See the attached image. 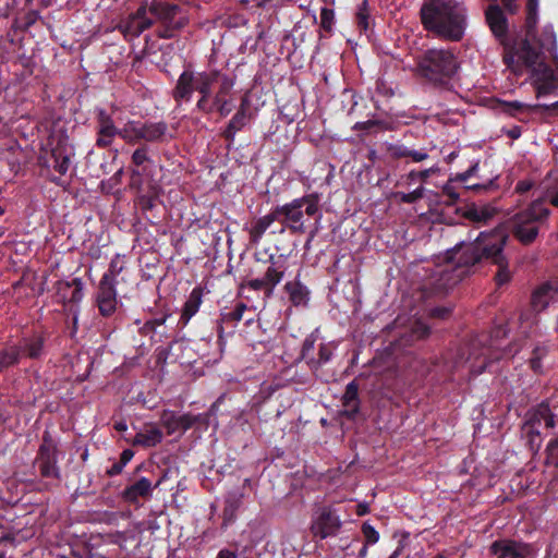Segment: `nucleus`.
I'll use <instances>...</instances> for the list:
<instances>
[{
    "instance_id": "37998d69",
    "label": "nucleus",
    "mask_w": 558,
    "mask_h": 558,
    "mask_svg": "<svg viewBox=\"0 0 558 558\" xmlns=\"http://www.w3.org/2000/svg\"><path fill=\"white\" fill-rule=\"evenodd\" d=\"M424 194H425V187L423 185H421L410 193L397 192L395 194V196L398 197L401 203L414 204L417 201H420L421 198H423Z\"/></svg>"
},
{
    "instance_id": "8fccbe9b",
    "label": "nucleus",
    "mask_w": 558,
    "mask_h": 558,
    "mask_svg": "<svg viewBox=\"0 0 558 558\" xmlns=\"http://www.w3.org/2000/svg\"><path fill=\"white\" fill-rule=\"evenodd\" d=\"M131 159H132V163L135 167L142 166L144 162L149 160L148 148L146 146H141V147L136 148L133 151Z\"/></svg>"
},
{
    "instance_id": "09e8293b",
    "label": "nucleus",
    "mask_w": 558,
    "mask_h": 558,
    "mask_svg": "<svg viewBox=\"0 0 558 558\" xmlns=\"http://www.w3.org/2000/svg\"><path fill=\"white\" fill-rule=\"evenodd\" d=\"M43 347V340L40 338H35L25 345V352L29 357L34 359L40 355Z\"/></svg>"
},
{
    "instance_id": "473e14b6",
    "label": "nucleus",
    "mask_w": 558,
    "mask_h": 558,
    "mask_svg": "<svg viewBox=\"0 0 558 558\" xmlns=\"http://www.w3.org/2000/svg\"><path fill=\"white\" fill-rule=\"evenodd\" d=\"M247 306L246 304L244 303H239L236 304V306L234 307L233 311L229 312V313H226V314H222L221 316V319H220V324L218 326V337L219 339L222 338V333H223V326L222 324H228V323H239L242 317H243V314L244 312L246 311Z\"/></svg>"
},
{
    "instance_id": "9b49d317",
    "label": "nucleus",
    "mask_w": 558,
    "mask_h": 558,
    "mask_svg": "<svg viewBox=\"0 0 558 558\" xmlns=\"http://www.w3.org/2000/svg\"><path fill=\"white\" fill-rule=\"evenodd\" d=\"M129 135V121L124 123L122 128H118L110 113L104 108L96 110V146L105 149L112 145L116 136H119L126 143V136Z\"/></svg>"
},
{
    "instance_id": "c9c22d12",
    "label": "nucleus",
    "mask_w": 558,
    "mask_h": 558,
    "mask_svg": "<svg viewBox=\"0 0 558 558\" xmlns=\"http://www.w3.org/2000/svg\"><path fill=\"white\" fill-rule=\"evenodd\" d=\"M20 359V350L16 347H9L0 351V373L15 365Z\"/></svg>"
},
{
    "instance_id": "052dcab7",
    "label": "nucleus",
    "mask_w": 558,
    "mask_h": 558,
    "mask_svg": "<svg viewBox=\"0 0 558 558\" xmlns=\"http://www.w3.org/2000/svg\"><path fill=\"white\" fill-rule=\"evenodd\" d=\"M166 319H167V315H163L159 318H154L151 320H148L145 323L144 329L149 330V331H155L158 326L165 324Z\"/></svg>"
},
{
    "instance_id": "2f4dec72",
    "label": "nucleus",
    "mask_w": 558,
    "mask_h": 558,
    "mask_svg": "<svg viewBox=\"0 0 558 558\" xmlns=\"http://www.w3.org/2000/svg\"><path fill=\"white\" fill-rule=\"evenodd\" d=\"M57 444L53 441L50 433L46 430L43 435V442L38 450L37 461L57 459Z\"/></svg>"
},
{
    "instance_id": "72a5a7b5",
    "label": "nucleus",
    "mask_w": 558,
    "mask_h": 558,
    "mask_svg": "<svg viewBox=\"0 0 558 558\" xmlns=\"http://www.w3.org/2000/svg\"><path fill=\"white\" fill-rule=\"evenodd\" d=\"M335 347L332 343H322L318 350V359L311 357L310 368L317 371L323 364L330 361Z\"/></svg>"
},
{
    "instance_id": "680f3d73",
    "label": "nucleus",
    "mask_w": 558,
    "mask_h": 558,
    "mask_svg": "<svg viewBox=\"0 0 558 558\" xmlns=\"http://www.w3.org/2000/svg\"><path fill=\"white\" fill-rule=\"evenodd\" d=\"M445 195H447L451 203H454L459 199V194L454 191V187L451 184H446L442 189Z\"/></svg>"
},
{
    "instance_id": "a18cd8bd",
    "label": "nucleus",
    "mask_w": 558,
    "mask_h": 558,
    "mask_svg": "<svg viewBox=\"0 0 558 558\" xmlns=\"http://www.w3.org/2000/svg\"><path fill=\"white\" fill-rule=\"evenodd\" d=\"M335 13L332 9L323 8L320 10V27L325 32H331L333 25Z\"/></svg>"
},
{
    "instance_id": "774afa93",
    "label": "nucleus",
    "mask_w": 558,
    "mask_h": 558,
    "mask_svg": "<svg viewBox=\"0 0 558 558\" xmlns=\"http://www.w3.org/2000/svg\"><path fill=\"white\" fill-rule=\"evenodd\" d=\"M216 558H236V555L229 549H222L218 553Z\"/></svg>"
},
{
    "instance_id": "58836bf2",
    "label": "nucleus",
    "mask_w": 558,
    "mask_h": 558,
    "mask_svg": "<svg viewBox=\"0 0 558 558\" xmlns=\"http://www.w3.org/2000/svg\"><path fill=\"white\" fill-rule=\"evenodd\" d=\"M371 16L364 2L355 13V24L360 33H366L371 29Z\"/></svg>"
},
{
    "instance_id": "c756f323",
    "label": "nucleus",
    "mask_w": 558,
    "mask_h": 558,
    "mask_svg": "<svg viewBox=\"0 0 558 558\" xmlns=\"http://www.w3.org/2000/svg\"><path fill=\"white\" fill-rule=\"evenodd\" d=\"M220 77V72H201L195 74V90L204 97H210L211 86Z\"/></svg>"
},
{
    "instance_id": "7ed1b4c3",
    "label": "nucleus",
    "mask_w": 558,
    "mask_h": 558,
    "mask_svg": "<svg viewBox=\"0 0 558 558\" xmlns=\"http://www.w3.org/2000/svg\"><path fill=\"white\" fill-rule=\"evenodd\" d=\"M278 221L282 225V231L288 229L293 234H304L306 231L304 225V214L308 217L317 216L316 226L311 232L310 239H313L318 229L322 214L319 213V195L317 193L306 194L294 198L283 205L274 208Z\"/></svg>"
},
{
    "instance_id": "412c9836",
    "label": "nucleus",
    "mask_w": 558,
    "mask_h": 558,
    "mask_svg": "<svg viewBox=\"0 0 558 558\" xmlns=\"http://www.w3.org/2000/svg\"><path fill=\"white\" fill-rule=\"evenodd\" d=\"M342 415L349 420L355 418L360 412L359 384L356 380L350 381L345 386L344 393L341 398Z\"/></svg>"
},
{
    "instance_id": "cd10ccee",
    "label": "nucleus",
    "mask_w": 558,
    "mask_h": 558,
    "mask_svg": "<svg viewBox=\"0 0 558 558\" xmlns=\"http://www.w3.org/2000/svg\"><path fill=\"white\" fill-rule=\"evenodd\" d=\"M203 295L204 290L202 287H195L191 291L181 312L180 323L183 326H185L190 322V319L198 312L199 306L203 302Z\"/></svg>"
},
{
    "instance_id": "9d476101",
    "label": "nucleus",
    "mask_w": 558,
    "mask_h": 558,
    "mask_svg": "<svg viewBox=\"0 0 558 558\" xmlns=\"http://www.w3.org/2000/svg\"><path fill=\"white\" fill-rule=\"evenodd\" d=\"M126 136V144L135 145L140 142L146 143H162L172 138L169 133L168 124L163 121L153 122L146 121L141 122L136 120L129 121V135Z\"/></svg>"
},
{
    "instance_id": "c85d7f7f",
    "label": "nucleus",
    "mask_w": 558,
    "mask_h": 558,
    "mask_svg": "<svg viewBox=\"0 0 558 558\" xmlns=\"http://www.w3.org/2000/svg\"><path fill=\"white\" fill-rule=\"evenodd\" d=\"M556 291L548 282L541 284L534 290L531 298V305L534 311H544L554 299Z\"/></svg>"
},
{
    "instance_id": "0eeeda50",
    "label": "nucleus",
    "mask_w": 558,
    "mask_h": 558,
    "mask_svg": "<svg viewBox=\"0 0 558 558\" xmlns=\"http://www.w3.org/2000/svg\"><path fill=\"white\" fill-rule=\"evenodd\" d=\"M549 214L550 210L544 206L542 201L532 202L527 208L512 217V234L524 245L533 243L538 235V225L545 221Z\"/></svg>"
},
{
    "instance_id": "f8f14e48",
    "label": "nucleus",
    "mask_w": 558,
    "mask_h": 558,
    "mask_svg": "<svg viewBox=\"0 0 558 558\" xmlns=\"http://www.w3.org/2000/svg\"><path fill=\"white\" fill-rule=\"evenodd\" d=\"M342 527L338 510L332 506H320L315 510L311 523V533L315 537L325 539L336 536Z\"/></svg>"
},
{
    "instance_id": "39448f33",
    "label": "nucleus",
    "mask_w": 558,
    "mask_h": 558,
    "mask_svg": "<svg viewBox=\"0 0 558 558\" xmlns=\"http://www.w3.org/2000/svg\"><path fill=\"white\" fill-rule=\"evenodd\" d=\"M180 11L178 4L157 0H154L150 4L145 2L134 13L130 14L124 25H121V31L123 35H140L153 25L154 19L161 20L170 25Z\"/></svg>"
},
{
    "instance_id": "603ef678",
    "label": "nucleus",
    "mask_w": 558,
    "mask_h": 558,
    "mask_svg": "<svg viewBox=\"0 0 558 558\" xmlns=\"http://www.w3.org/2000/svg\"><path fill=\"white\" fill-rule=\"evenodd\" d=\"M362 533H363V535L365 537V543L366 544H375L379 539L378 532L375 530V527L373 525H371L367 522L363 523V525H362Z\"/></svg>"
},
{
    "instance_id": "bf43d9fd",
    "label": "nucleus",
    "mask_w": 558,
    "mask_h": 558,
    "mask_svg": "<svg viewBox=\"0 0 558 558\" xmlns=\"http://www.w3.org/2000/svg\"><path fill=\"white\" fill-rule=\"evenodd\" d=\"M450 313H451V310L448 307H435V308L430 310L429 316L434 317V318L445 319L450 315Z\"/></svg>"
},
{
    "instance_id": "0e129e2a",
    "label": "nucleus",
    "mask_w": 558,
    "mask_h": 558,
    "mask_svg": "<svg viewBox=\"0 0 558 558\" xmlns=\"http://www.w3.org/2000/svg\"><path fill=\"white\" fill-rule=\"evenodd\" d=\"M123 468L124 465L121 464V462H114L108 470H107V474L109 476H116L118 474H120L122 471H123Z\"/></svg>"
},
{
    "instance_id": "4d7b16f0",
    "label": "nucleus",
    "mask_w": 558,
    "mask_h": 558,
    "mask_svg": "<svg viewBox=\"0 0 558 558\" xmlns=\"http://www.w3.org/2000/svg\"><path fill=\"white\" fill-rule=\"evenodd\" d=\"M381 122L378 120H367L363 122H356L353 126L355 131H368L374 126L380 125Z\"/></svg>"
},
{
    "instance_id": "f704fd0d",
    "label": "nucleus",
    "mask_w": 558,
    "mask_h": 558,
    "mask_svg": "<svg viewBox=\"0 0 558 558\" xmlns=\"http://www.w3.org/2000/svg\"><path fill=\"white\" fill-rule=\"evenodd\" d=\"M234 76L220 73V77L216 83H219V89L214 97V101L228 100V95L234 86Z\"/></svg>"
},
{
    "instance_id": "6e6d98bb",
    "label": "nucleus",
    "mask_w": 558,
    "mask_h": 558,
    "mask_svg": "<svg viewBox=\"0 0 558 558\" xmlns=\"http://www.w3.org/2000/svg\"><path fill=\"white\" fill-rule=\"evenodd\" d=\"M196 107L199 111H202L204 113H210L215 109L214 102L209 104V97H204V96H201L199 100L197 101Z\"/></svg>"
},
{
    "instance_id": "423d86ee",
    "label": "nucleus",
    "mask_w": 558,
    "mask_h": 558,
    "mask_svg": "<svg viewBox=\"0 0 558 558\" xmlns=\"http://www.w3.org/2000/svg\"><path fill=\"white\" fill-rule=\"evenodd\" d=\"M543 422L546 428H554L556 426L558 422V402H542L525 413L521 432L531 450L537 451L541 448L539 426Z\"/></svg>"
},
{
    "instance_id": "e2e57ef3",
    "label": "nucleus",
    "mask_w": 558,
    "mask_h": 558,
    "mask_svg": "<svg viewBox=\"0 0 558 558\" xmlns=\"http://www.w3.org/2000/svg\"><path fill=\"white\" fill-rule=\"evenodd\" d=\"M409 157L412 158L413 161L420 162L428 158V154L424 150H411Z\"/></svg>"
},
{
    "instance_id": "f03ea898",
    "label": "nucleus",
    "mask_w": 558,
    "mask_h": 558,
    "mask_svg": "<svg viewBox=\"0 0 558 558\" xmlns=\"http://www.w3.org/2000/svg\"><path fill=\"white\" fill-rule=\"evenodd\" d=\"M426 31L436 35H463L466 29V9L454 0H427L421 8Z\"/></svg>"
},
{
    "instance_id": "7c9ffc66",
    "label": "nucleus",
    "mask_w": 558,
    "mask_h": 558,
    "mask_svg": "<svg viewBox=\"0 0 558 558\" xmlns=\"http://www.w3.org/2000/svg\"><path fill=\"white\" fill-rule=\"evenodd\" d=\"M126 271L124 256L117 254L111 259L108 270L102 275L101 279H107V283L113 286L120 284L119 276Z\"/></svg>"
},
{
    "instance_id": "de8ad7c7",
    "label": "nucleus",
    "mask_w": 558,
    "mask_h": 558,
    "mask_svg": "<svg viewBox=\"0 0 558 558\" xmlns=\"http://www.w3.org/2000/svg\"><path fill=\"white\" fill-rule=\"evenodd\" d=\"M439 169L437 167H432V168H428V169H425V170H422V171H415V170H412L409 172L408 174V179L410 181H416V180H420L421 182H426L427 179L438 172Z\"/></svg>"
},
{
    "instance_id": "6e6552de",
    "label": "nucleus",
    "mask_w": 558,
    "mask_h": 558,
    "mask_svg": "<svg viewBox=\"0 0 558 558\" xmlns=\"http://www.w3.org/2000/svg\"><path fill=\"white\" fill-rule=\"evenodd\" d=\"M495 239V231L490 233H481L473 243L461 244L454 247L448 257V263L453 265V268L459 272L463 271V277L468 274V269L481 262L487 259L486 246Z\"/></svg>"
},
{
    "instance_id": "4c0bfd02",
    "label": "nucleus",
    "mask_w": 558,
    "mask_h": 558,
    "mask_svg": "<svg viewBox=\"0 0 558 558\" xmlns=\"http://www.w3.org/2000/svg\"><path fill=\"white\" fill-rule=\"evenodd\" d=\"M501 111L510 114L512 117L517 116L518 113L525 112L530 109L536 108V106H532L525 102H521L518 100L514 101H502L501 102Z\"/></svg>"
},
{
    "instance_id": "a878e982",
    "label": "nucleus",
    "mask_w": 558,
    "mask_h": 558,
    "mask_svg": "<svg viewBox=\"0 0 558 558\" xmlns=\"http://www.w3.org/2000/svg\"><path fill=\"white\" fill-rule=\"evenodd\" d=\"M195 90V74L193 72L184 71L177 82L173 89V98L177 102L183 100L189 101L192 93Z\"/></svg>"
},
{
    "instance_id": "20e7f679",
    "label": "nucleus",
    "mask_w": 558,
    "mask_h": 558,
    "mask_svg": "<svg viewBox=\"0 0 558 558\" xmlns=\"http://www.w3.org/2000/svg\"><path fill=\"white\" fill-rule=\"evenodd\" d=\"M459 62L450 49H429L418 60L416 74L437 87L450 89V80L457 74Z\"/></svg>"
},
{
    "instance_id": "ea45409f",
    "label": "nucleus",
    "mask_w": 558,
    "mask_h": 558,
    "mask_svg": "<svg viewBox=\"0 0 558 558\" xmlns=\"http://www.w3.org/2000/svg\"><path fill=\"white\" fill-rule=\"evenodd\" d=\"M52 157L54 159L53 169L58 171L61 175H64L71 165L70 157L60 149H53L52 150Z\"/></svg>"
},
{
    "instance_id": "bb28decb",
    "label": "nucleus",
    "mask_w": 558,
    "mask_h": 558,
    "mask_svg": "<svg viewBox=\"0 0 558 558\" xmlns=\"http://www.w3.org/2000/svg\"><path fill=\"white\" fill-rule=\"evenodd\" d=\"M485 17L493 35H507V19L499 5H489L485 12Z\"/></svg>"
},
{
    "instance_id": "b1692460",
    "label": "nucleus",
    "mask_w": 558,
    "mask_h": 558,
    "mask_svg": "<svg viewBox=\"0 0 558 558\" xmlns=\"http://www.w3.org/2000/svg\"><path fill=\"white\" fill-rule=\"evenodd\" d=\"M162 432L153 423L145 424L132 441L134 446L155 447L162 441Z\"/></svg>"
},
{
    "instance_id": "338daca9",
    "label": "nucleus",
    "mask_w": 558,
    "mask_h": 558,
    "mask_svg": "<svg viewBox=\"0 0 558 558\" xmlns=\"http://www.w3.org/2000/svg\"><path fill=\"white\" fill-rule=\"evenodd\" d=\"M501 2L509 13H514L518 10L515 0H501Z\"/></svg>"
},
{
    "instance_id": "6ab92c4d",
    "label": "nucleus",
    "mask_w": 558,
    "mask_h": 558,
    "mask_svg": "<svg viewBox=\"0 0 558 558\" xmlns=\"http://www.w3.org/2000/svg\"><path fill=\"white\" fill-rule=\"evenodd\" d=\"M57 295L64 304L76 305L83 298V282L81 278L72 281H59L57 283Z\"/></svg>"
},
{
    "instance_id": "a211bd4d",
    "label": "nucleus",
    "mask_w": 558,
    "mask_h": 558,
    "mask_svg": "<svg viewBox=\"0 0 558 558\" xmlns=\"http://www.w3.org/2000/svg\"><path fill=\"white\" fill-rule=\"evenodd\" d=\"M489 553L497 558H524L529 546L511 539H499L490 545Z\"/></svg>"
},
{
    "instance_id": "a19ab883",
    "label": "nucleus",
    "mask_w": 558,
    "mask_h": 558,
    "mask_svg": "<svg viewBox=\"0 0 558 558\" xmlns=\"http://www.w3.org/2000/svg\"><path fill=\"white\" fill-rule=\"evenodd\" d=\"M40 475L44 477L58 478L59 469L57 466V459L37 461Z\"/></svg>"
},
{
    "instance_id": "5701e85b",
    "label": "nucleus",
    "mask_w": 558,
    "mask_h": 558,
    "mask_svg": "<svg viewBox=\"0 0 558 558\" xmlns=\"http://www.w3.org/2000/svg\"><path fill=\"white\" fill-rule=\"evenodd\" d=\"M278 221L275 210L272 209L269 214L255 219L248 228L250 243L256 245L262 240L266 230L275 222Z\"/></svg>"
},
{
    "instance_id": "c03bdc74",
    "label": "nucleus",
    "mask_w": 558,
    "mask_h": 558,
    "mask_svg": "<svg viewBox=\"0 0 558 558\" xmlns=\"http://www.w3.org/2000/svg\"><path fill=\"white\" fill-rule=\"evenodd\" d=\"M411 333L417 340L426 339L430 335V327L417 319L411 327Z\"/></svg>"
},
{
    "instance_id": "3c124183",
    "label": "nucleus",
    "mask_w": 558,
    "mask_h": 558,
    "mask_svg": "<svg viewBox=\"0 0 558 558\" xmlns=\"http://www.w3.org/2000/svg\"><path fill=\"white\" fill-rule=\"evenodd\" d=\"M136 204L143 211L151 210L156 205V195H153V194L140 195L137 197Z\"/></svg>"
},
{
    "instance_id": "aec40b11",
    "label": "nucleus",
    "mask_w": 558,
    "mask_h": 558,
    "mask_svg": "<svg viewBox=\"0 0 558 558\" xmlns=\"http://www.w3.org/2000/svg\"><path fill=\"white\" fill-rule=\"evenodd\" d=\"M162 482V478L158 480L156 484H151V482L146 477H141L134 484L128 486L122 496L124 500L128 502L134 504L140 498H149L151 496V492L154 488H157Z\"/></svg>"
},
{
    "instance_id": "864d4df0",
    "label": "nucleus",
    "mask_w": 558,
    "mask_h": 558,
    "mask_svg": "<svg viewBox=\"0 0 558 558\" xmlns=\"http://www.w3.org/2000/svg\"><path fill=\"white\" fill-rule=\"evenodd\" d=\"M315 340L306 338L302 345L301 357L306 361L310 366L311 357H314Z\"/></svg>"
},
{
    "instance_id": "f257e3e1",
    "label": "nucleus",
    "mask_w": 558,
    "mask_h": 558,
    "mask_svg": "<svg viewBox=\"0 0 558 558\" xmlns=\"http://www.w3.org/2000/svg\"><path fill=\"white\" fill-rule=\"evenodd\" d=\"M504 47L502 60L515 76H521L545 56V49L551 53L553 61L558 68V54L555 37H500Z\"/></svg>"
},
{
    "instance_id": "dca6fc26",
    "label": "nucleus",
    "mask_w": 558,
    "mask_h": 558,
    "mask_svg": "<svg viewBox=\"0 0 558 558\" xmlns=\"http://www.w3.org/2000/svg\"><path fill=\"white\" fill-rule=\"evenodd\" d=\"M463 279V271H457L451 263L438 267L429 279V288L434 293H444Z\"/></svg>"
},
{
    "instance_id": "f3484780",
    "label": "nucleus",
    "mask_w": 558,
    "mask_h": 558,
    "mask_svg": "<svg viewBox=\"0 0 558 558\" xmlns=\"http://www.w3.org/2000/svg\"><path fill=\"white\" fill-rule=\"evenodd\" d=\"M107 279H100L96 302L100 314L105 317L111 316L117 310L116 286L107 283Z\"/></svg>"
},
{
    "instance_id": "5fc2aeb1",
    "label": "nucleus",
    "mask_w": 558,
    "mask_h": 558,
    "mask_svg": "<svg viewBox=\"0 0 558 558\" xmlns=\"http://www.w3.org/2000/svg\"><path fill=\"white\" fill-rule=\"evenodd\" d=\"M214 105L221 117H226L231 112V99L214 101Z\"/></svg>"
},
{
    "instance_id": "79ce46f5",
    "label": "nucleus",
    "mask_w": 558,
    "mask_h": 558,
    "mask_svg": "<svg viewBox=\"0 0 558 558\" xmlns=\"http://www.w3.org/2000/svg\"><path fill=\"white\" fill-rule=\"evenodd\" d=\"M547 355V349L545 347H536L532 352V356L529 360L531 368L537 373H543L542 360Z\"/></svg>"
},
{
    "instance_id": "1a4fd4ad",
    "label": "nucleus",
    "mask_w": 558,
    "mask_h": 558,
    "mask_svg": "<svg viewBox=\"0 0 558 558\" xmlns=\"http://www.w3.org/2000/svg\"><path fill=\"white\" fill-rule=\"evenodd\" d=\"M267 267L263 277L250 279L241 283V289L247 288L253 291H262L265 298L274 295L276 287L281 282L287 270V258L283 255H270L265 262Z\"/></svg>"
},
{
    "instance_id": "393cba45",
    "label": "nucleus",
    "mask_w": 558,
    "mask_h": 558,
    "mask_svg": "<svg viewBox=\"0 0 558 558\" xmlns=\"http://www.w3.org/2000/svg\"><path fill=\"white\" fill-rule=\"evenodd\" d=\"M247 110L248 100L247 98H243L236 113L230 120L227 129L223 132L226 140L232 142L234 140L235 133L245 126L248 121Z\"/></svg>"
},
{
    "instance_id": "4468645a",
    "label": "nucleus",
    "mask_w": 558,
    "mask_h": 558,
    "mask_svg": "<svg viewBox=\"0 0 558 558\" xmlns=\"http://www.w3.org/2000/svg\"><path fill=\"white\" fill-rule=\"evenodd\" d=\"M532 85L536 89L537 97L550 94L558 88V72L545 62V56L529 69Z\"/></svg>"
},
{
    "instance_id": "2eb2a0df",
    "label": "nucleus",
    "mask_w": 558,
    "mask_h": 558,
    "mask_svg": "<svg viewBox=\"0 0 558 558\" xmlns=\"http://www.w3.org/2000/svg\"><path fill=\"white\" fill-rule=\"evenodd\" d=\"M208 420V413L197 415L184 413L182 415H177L173 411H163L160 417V422L167 429L168 435H172L177 432H185L197 423L207 425Z\"/></svg>"
},
{
    "instance_id": "69168bd1",
    "label": "nucleus",
    "mask_w": 558,
    "mask_h": 558,
    "mask_svg": "<svg viewBox=\"0 0 558 558\" xmlns=\"http://www.w3.org/2000/svg\"><path fill=\"white\" fill-rule=\"evenodd\" d=\"M133 454H134L133 451L130 449L123 450L120 456L121 464H123L125 466L130 462V460L133 458Z\"/></svg>"
},
{
    "instance_id": "13d9d810",
    "label": "nucleus",
    "mask_w": 558,
    "mask_h": 558,
    "mask_svg": "<svg viewBox=\"0 0 558 558\" xmlns=\"http://www.w3.org/2000/svg\"><path fill=\"white\" fill-rule=\"evenodd\" d=\"M389 151L393 158H403L409 157L410 155V149L403 146H391Z\"/></svg>"
},
{
    "instance_id": "49530a36",
    "label": "nucleus",
    "mask_w": 558,
    "mask_h": 558,
    "mask_svg": "<svg viewBox=\"0 0 558 558\" xmlns=\"http://www.w3.org/2000/svg\"><path fill=\"white\" fill-rule=\"evenodd\" d=\"M546 463L558 466V438L551 440L547 445Z\"/></svg>"
},
{
    "instance_id": "e433bc0d",
    "label": "nucleus",
    "mask_w": 558,
    "mask_h": 558,
    "mask_svg": "<svg viewBox=\"0 0 558 558\" xmlns=\"http://www.w3.org/2000/svg\"><path fill=\"white\" fill-rule=\"evenodd\" d=\"M537 9L538 0H526L525 35H532V33L534 32L537 22Z\"/></svg>"
},
{
    "instance_id": "ddd939ff",
    "label": "nucleus",
    "mask_w": 558,
    "mask_h": 558,
    "mask_svg": "<svg viewBox=\"0 0 558 558\" xmlns=\"http://www.w3.org/2000/svg\"><path fill=\"white\" fill-rule=\"evenodd\" d=\"M508 235L502 231H495V239L489 242L484 250L487 254V259L498 266V270L495 275V282L498 287L510 282L512 276L508 268V260L504 255L502 251L507 243Z\"/></svg>"
},
{
    "instance_id": "4be33fe9",
    "label": "nucleus",
    "mask_w": 558,
    "mask_h": 558,
    "mask_svg": "<svg viewBox=\"0 0 558 558\" xmlns=\"http://www.w3.org/2000/svg\"><path fill=\"white\" fill-rule=\"evenodd\" d=\"M283 290L294 306H305L310 300V290L302 283L299 275L293 280L286 282Z\"/></svg>"
}]
</instances>
